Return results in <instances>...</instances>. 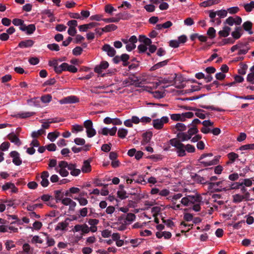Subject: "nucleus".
I'll use <instances>...</instances> for the list:
<instances>
[{
    "label": "nucleus",
    "instance_id": "1",
    "mask_svg": "<svg viewBox=\"0 0 254 254\" xmlns=\"http://www.w3.org/2000/svg\"><path fill=\"white\" fill-rule=\"evenodd\" d=\"M179 138H172L169 140L170 144L176 148V152L179 157H184L186 155L185 145L181 142Z\"/></svg>",
    "mask_w": 254,
    "mask_h": 254
},
{
    "label": "nucleus",
    "instance_id": "2",
    "mask_svg": "<svg viewBox=\"0 0 254 254\" xmlns=\"http://www.w3.org/2000/svg\"><path fill=\"white\" fill-rule=\"evenodd\" d=\"M213 155L212 153H203L201 155L199 159H198V161L201 164L203 165L204 167H207L209 166L217 165L219 163V159L220 158V156H215L214 158L211 160H202L203 159L207 157H211L213 156Z\"/></svg>",
    "mask_w": 254,
    "mask_h": 254
},
{
    "label": "nucleus",
    "instance_id": "3",
    "mask_svg": "<svg viewBox=\"0 0 254 254\" xmlns=\"http://www.w3.org/2000/svg\"><path fill=\"white\" fill-rule=\"evenodd\" d=\"M187 132H179L177 134L178 138L181 140L182 141H185L190 139L192 136L196 134L198 132V129L196 126H190Z\"/></svg>",
    "mask_w": 254,
    "mask_h": 254
},
{
    "label": "nucleus",
    "instance_id": "4",
    "mask_svg": "<svg viewBox=\"0 0 254 254\" xmlns=\"http://www.w3.org/2000/svg\"><path fill=\"white\" fill-rule=\"evenodd\" d=\"M169 118L167 116L162 117L161 119H154L152 121V126L156 129H162L165 124L168 123Z\"/></svg>",
    "mask_w": 254,
    "mask_h": 254
},
{
    "label": "nucleus",
    "instance_id": "5",
    "mask_svg": "<svg viewBox=\"0 0 254 254\" xmlns=\"http://www.w3.org/2000/svg\"><path fill=\"white\" fill-rule=\"evenodd\" d=\"M250 193H246L245 194H241L239 193L235 194L232 196L233 202L235 203H239L243 201H249L254 200L253 198H250Z\"/></svg>",
    "mask_w": 254,
    "mask_h": 254
},
{
    "label": "nucleus",
    "instance_id": "6",
    "mask_svg": "<svg viewBox=\"0 0 254 254\" xmlns=\"http://www.w3.org/2000/svg\"><path fill=\"white\" fill-rule=\"evenodd\" d=\"M177 81H179V83L181 82V77H177L176 74H175L173 76H168L165 78L160 77V79L159 80V83L160 84H172L174 82L176 83Z\"/></svg>",
    "mask_w": 254,
    "mask_h": 254
},
{
    "label": "nucleus",
    "instance_id": "7",
    "mask_svg": "<svg viewBox=\"0 0 254 254\" xmlns=\"http://www.w3.org/2000/svg\"><path fill=\"white\" fill-rule=\"evenodd\" d=\"M73 231L75 232H79L81 231L82 233V234L83 235L84 234L88 233L90 231V229L86 224H84L83 225L77 224L74 226Z\"/></svg>",
    "mask_w": 254,
    "mask_h": 254
},
{
    "label": "nucleus",
    "instance_id": "8",
    "mask_svg": "<svg viewBox=\"0 0 254 254\" xmlns=\"http://www.w3.org/2000/svg\"><path fill=\"white\" fill-rule=\"evenodd\" d=\"M103 51L107 53L108 56L113 57L116 54V51L111 47L109 44H105L102 48Z\"/></svg>",
    "mask_w": 254,
    "mask_h": 254
},
{
    "label": "nucleus",
    "instance_id": "9",
    "mask_svg": "<svg viewBox=\"0 0 254 254\" xmlns=\"http://www.w3.org/2000/svg\"><path fill=\"white\" fill-rule=\"evenodd\" d=\"M79 99L75 96H69L64 98L60 101L61 104H71L77 103Z\"/></svg>",
    "mask_w": 254,
    "mask_h": 254
},
{
    "label": "nucleus",
    "instance_id": "10",
    "mask_svg": "<svg viewBox=\"0 0 254 254\" xmlns=\"http://www.w3.org/2000/svg\"><path fill=\"white\" fill-rule=\"evenodd\" d=\"M11 157L13 158L12 162L16 166H19L22 163V160L19 157V154L16 151H12L10 153Z\"/></svg>",
    "mask_w": 254,
    "mask_h": 254
},
{
    "label": "nucleus",
    "instance_id": "11",
    "mask_svg": "<svg viewBox=\"0 0 254 254\" xmlns=\"http://www.w3.org/2000/svg\"><path fill=\"white\" fill-rule=\"evenodd\" d=\"M109 66V64L107 61L101 62L99 65H97L94 68V71L98 74H101L103 70L107 68Z\"/></svg>",
    "mask_w": 254,
    "mask_h": 254
},
{
    "label": "nucleus",
    "instance_id": "12",
    "mask_svg": "<svg viewBox=\"0 0 254 254\" xmlns=\"http://www.w3.org/2000/svg\"><path fill=\"white\" fill-rule=\"evenodd\" d=\"M7 138L11 142L14 143L17 146H20L21 144V142L19 138L13 132L9 133L7 135Z\"/></svg>",
    "mask_w": 254,
    "mask_h": 254
},
{
    "label": "nucleus",
    "instance_id": "13",
    "mask_svg": "<svg viewBox=\"0 0 254 254\" xmlns=\"http://www.w3.org/2000/svg\"><path fill=\"white\" fill-rule=\"evenodd\" d=\"M253 23L250 21H247L242 25V27L246 31L248 32V33L250 35L253 34V32L252 31Z\"/></svg>",
    "mask_w": 254,
    "mask_h": 254
},
{
    "label": "nucleus",
    "instance_id": "14",
    "mask_svg": "<svg viewBox=\"0 0 254 254\" xmlns=\"http://www.w3.org/2000/svg\"><path fill=\"white\" fill-rule=\"evenodd\" d=\"M35 114V112H19L15 115L17 118L25 119L31 117Z\"/></svg>",
    "mask_w": 254,
    "mask_h": 254
},
{
    "label": "nucleus",
    "instance_id": "15",
    "mask_svg": "<svg viewBox=\"0 0 254 254\" xmlns=\"http://www.w3.org/2000/svg\"><path fill=\"white\" fill-rule=\"evenodd\" d=\"M231 30V28L227 26H225L223 28L222 30H220L218 32V34L220 37H227L230 34V32Z\"/></svg>",
    "mask_w": 254,
    "mask_h": 254
},
{
    "label": "nucleus",
    "instance_id": "16",
    "mask_svg": "<svg viewBox=\"0 0 254 254\" xmlns=\"http://www.w3.org/2000/svg\"><path fill=\"white\" fill-rule=\"evenodd\" d=\"M34 43V42L30 39L26 40L24 41H21L19 44L18 46L21 48H28L32 47Z\"/></svg>",
    "mask_w": 254,
    "mask_h": 254
},
{
    "label": "nucleus",
    "instance_id": "17",
    "mask_svg": "<svg viewBox=\"0 0 254 254\" xmlns=\"http://www.w3.org/2000/svg\"><path fill=\"white\" fill-rule=\"evenodd\" d=\"M67 221H70L69 218H67L64 221L59 222L56 227V230H64L69 225Z\"/></svg>",
    "mask_w": 254,
    "mask_h": 254
},
{
    "label": "nucleus",
    "instance_id": "18",
    "mask_svg": "<svg viewBox=\"0 0 254 254\" xmlns=\"http://www.w3.org/2000/svg\"><path fill=\"white\" fill-rule=\"evenodd\" d=\"M152 136V132L151 131L146 132L142 134L143 139L141 142L142 144L148 143Z\"/></svg>",
    "mask_w": 254,
    "mask_h": 254
},
{
    "label": "nucleus",
    "instance_id": "19",
    "mask_svg": "<svg viewBox=\"0 0 254 254\" xmlns=\"http://www.w3.org/2000/svg\"><path fill=\"white\" fill-rule=\"evenodd\" d=\"M169 60H170L169 59H167V60H166L163 61H162V62L157 63L156 64H154L153 66H152L151 67L150 70L154 71V70H155L160 67L165 66L167 64Z\"/></svg>",
    "mask_w": 254,
    "mask_h": 254
},
{
    "label": "nucleus",
    "instance_id": "20",
    "mask_svg": "<svg viewBox=\"0 0 254 254\" xmlns=\"http://www.w3.org/2000/svg\"><path fill=\"white\" fill-rule=\"evenodd\" d=\"M228 184V187L229 188H227V190H237L240 188L241 186H242V184L241 182H236V183H231V182H226Z\"/></svg>",
    "mask_w": 254,
    "mask_h": 254
},
{
    "label": "nucleus",
    "instance_id": "21",
    "mask_svg": "<svg viewBox=\"0 0 254 254\" xmlns=\"http://www.w3.org/2000/svg\"><path fill=\"white\" fill-rule=\"evenodd\" d=\"M119 21L121 20H127L132 17V15L126 11L121 12L116 15Z\"/></svg>",
    "mask_w": 254,
    "mask_h": 254
},
{
    "label": "nucleus",
    "instance_id": "22",
    "mask_svg": "<svg viewBox=\"0 0 254 254\" xmlns=\"http://www.w3.org/2000/svg\"><path fill=\"white\" fill-rule=\"evenodd\" d=\"M188 196L190 204H194L195 203H199L201 201V197L198 195Z\"/></svg>",
    "mask_w": 254,
    "mask_h": 254
},
{
    "label": "nucleus",
    "instance_id": "23",
    "mask_svg": "<svg viewBox=\"0 0 254 254\" xmlns=\"http://www.w3.org/2000/svg\"><path fill=\"white\" fill-rule=\"evenodd\" d=\"M220 0H207L202 2L200 5L202 7L209 6L219 3Z\"/></svg>",
    "mask_w": 254,
    "mask_h": 254
},
{
    "label": "nucleus",
    "instance_id": "24",
    "mask_svg": "<svg viewBox=\"0 0 254 254\" xmlns=\"http://www.w3.org/2000/svg\"><path fill=\"white\" fill-rule=\"evenodd\" d=\"M123 84H125L126 86H128L132 85H136L137 84H138V80H135L133 79L132 78L129 77L123 81Z\"/></svg>",
    "mask_w": 254,
    "mask_h": 254
},
{
    "label": "nucleus",
    "instance_id": "25",
    "mask_svg": "<svg viewBox=\"0 0 254 254\" xmlns=\"http://www.w3.org/2000/svg\"><path fill=\"white\" fill-rule=\"evenodd\" d=\"M81 170L83 173H89L91 170V167L90 162L88 160L84 161L83 165L82 167Z\"/></svg>",
    "mask_w": 254,
    "mask_h": 254
},
{
    "label": "nucleus",
    "instance_id": "26",
    "mask_svg": "<svg viewBox=\"0 0 254 254\" xmlns=\"http://www.w3.org/2000/svg\"><path fill=\"white\" fill-rule=\"evenodd\" d=\"M118 27L113 24L106 25L105 27L102 28V31L104 32H109L116 30Z\"/></svg>",
    "mask_w": 254,
    "mask_h": 254
},
{
    "label": "nucleus",
    "instance_id": "27",
    "mask_svg": "<svg viewBox=\"0 0 254 254\" xmlns=\"http://www.w3.org/2000/svg\"><path fill=\"white\" fill-rule=\"evenodd\" d=\"M22 249L24 253L23 254H33V249L28 244H24L23 245Z\"/></svg>",
    "mask_w": 254,
    "mask_h": 254
},
{
    "label": "nucleus",
    "instance_id": "28",
    "mask_svg": "<svg viewBox=\"0 0 254 254\" xmlns=\"http://www.w3.org/2000/svg\"><path fill=\"white\" fill-rule=\"evenodd\" d=\"M125 216V215H124V216L121 217L120 218H119V220H121V219L124 218ZM135 219V215L133 213H127V215L126 216V218H125L126 220L125 221V223H126V221L132 222V221H134Z\"/></svg>",
    "mask_w": 254,
    "mask_h": 254
},
{
    "label": "nucleus",
    "instance_id": "29",
    "mask_svg": "<svg viewBox=\"0 0 254 254\" xmlns=\"http://www.w3.org/2000/svg\"><path fill=\"white\" fill-rule=\"evenodd\" d=\"M139 41L143 43L146 45H150L152 43L151 39L146 37L144 35L139 36Z\"/></svg>",
    "mask_w": 254,
    "mask_h": 254
},
{
    "label": "nucleus",
    "instance_id": "30",
    "mask_svg": "<svg viewBox=\"0 0 254 254\" xmlns=\"http://www.w3.org/2000/svg\"><path fill=\"white\" fill-rule=\"evenodd\" d=\"M191 178L193 180L199 183H200L201 184H205V182H204L205 179L203 177H202L196 174H194V175H191Z\"/></svg>",
    "mask_w": 254,
    "mask_h": 254
},
{
    "label": "nucleus",
    "instance_id": "31",
    "mask_svg": "<svg viewBox=\"0 0 254 254\" xmlns=\"http://www.w3.org/2000/svg\"><path fill=\"white\" fill-rule=\"evenodd\" d=\"M228 158L229 159L230 162L227 163V164L234 162L235 160L238 158L239 155L234 152H230L227 154Z\"/></svg>",
    "mask_w": 254,
    "mask_h": 254
},
{
    "label": "nucleus",
    "instance_id": "32",
    "mask_svg": "<svg viewBox=\"0 0 254 254\" xmlns=\"http://www.w3.org/2000/svg\"><path fill=\"white\" fill-rule=\"evenodd\" d=\"M128 131L127 129L121 128L118 131V136L121 138H124L127 134Z\"/></svg>",
    "mask_w": 254,
    "mask_h": 254
},
{
    "label": "nucleus",
    "instance_id": "33",
    "mask_svg": "<svg viewBox=\"0 0 254 254\" xmlns=\"http://www.w3.org/2000/svg\"><path fill=\"white\" fill-rule=\"evenodd\" d=\"M187 127V126H186L184 124L182 123H178L176 125L175 128L177 129V131L183 132V131L186 130Z\"/></svg>",
    "mask_w": 254,
    "mask_h": 254
},
{
    "label": "nucleus",
    "instance_id": "34",
    "mask_svg": "<svg viewBox=\"0 0 254 254\" xmlns=\"http://www.w3.org/2000/svg\"><path fill=\"white\" fill-rule=\"evenodd\" d=\"M73 198L78 201L79 204L81 206H85L87 204L88 200L84 197H74Z\"/></svg>",
    "mask_w": 254,
    "mask_h": 254
},
{
    "label": "nucleus",
    "instance_id": "35",
    "mask_svg": "<svg viewBox=\"0 0 254 254\" xmlns=\"http://www.w3.org/2000/svg\"><path fill=\"white\" fill-rule=\"evenodd\" d=\"M46 133V131L43 129H40L38 130L37 131H33L31 133V136L35 138L38 137L39 136H40L42 134H44Z\"/></svg>",
    "mask_w": 254,
    "mask_h": 254
},
{
    "label": "nucleus",
    "instance_id": "36",
    "mask_svg": "<svg viewBox=\"0 0 254 254\" xmlns=\"http://www.w3.org/2000/svg\"><path fill=\"white\" fill-rule=\"evenodd\" d=\"M55 196L56 199V202L61 201L64 197V193H63L60 190H57L55 191Z\"/></svg>",
    "mask_w": 254,
    "mask_h": 254
},
{
    "label": "nucleus",
    "instance_id": "37",
    "mask_svg": "<svg viewBox=\"0 0 254 254\" xmlns=\"http://www.w3.org/2000/svg\"><path fill=\"white\" fill-rule=\"evenodd\" d=\"M244 7L247 12H251L253 8H254V1H252L249 3L244 4Z\"/></svg>",
    "mask_w": 254,
    "mask_h": 254
},
{
    "label": "nucleus",
    "instance_id": "38",
    "mask_svg": "<svg viewBox=\"0 0 254 254\" xmlns=\"http://www.w3.org/2000/svg\"><path fill=\"white\" fill-rule=\"evenodd\" d=\"M36 30V27L34 24H31L27 26V29L25 31L27 34L30 35L33 34Z\"/></svg>",
    "mask_w": 254,
    "mask_h": 254
},
{
    "label": "nucleus",
    "instance_id": "39",
    "mask_svg": "<svg viewBox=\"0 0 254 254\" xmlns=\"http://www.w3.org/2000/svg\"><path fill=\"white\" fill-rule=\"evenodd\" d=\"M195 111H196V112L195 113V115L196 117H198L201 119H205V115L202 113L203 112H205L204 110L196 108V110Z\"/></svg>",
    "mask_w": 254,
    "mask_h": 254
},
{
    "label": "nucleus",
    "instance_id": "40",
    "mask_svg": "<svg viewBox=\"0 0 254 254\" xmlns=\"http://www.w3.org/2000/svg\"><path fill=\"white\" fill-rule=\"evenodd\" d=\"M248 67V66L247 64H242L241 68L238 70V73L241 75H245L246 73Z\"/></svg>",
    "mask_w": 254,
    "mask_h": 254
},
{
    "label": "nucleus",
    "instance_id": "41",
    "mask_svg": "<svg viewBox=\"0 0 254 254\" xmlns=\"http://www.w3.org/2000/svg\"><path fill=\"white\" fill-rule=\"evenodd\" d=\"M207 34L210 38H214L216 36V30L213 27H209L207 31Z\"/></svg>",
    "mask_w": 254,
    "mask_h": 254
},
{
    "label": "nucleus",
    "instance_id": "42",
    "mask_svg": "<svg viewBox=\"0 0 254 254\" xmlns=\"http://www.w3.org/2000/svg\"><path fill=\"white\" fill-rule=\"evenodd\" d=\"M45 235L47 236L46 241L48 247L53 246L56 243L55 240L52 238H50L47 234L45 233Z\"/></svg>",
    "mask_w": 254,
    "mask_h": 254
},
{
    "label": "nucleus",
    "instance_id": "43",
    "mask_svg": "<svg viewBox=\"0 0 254 254\" xmlns=\"http://www.w3.org/2000/svg\"><path fill=\"white\" fill-rule=\"evenodd\" d=\"M239 149L240 150H254V143L242 145L239 148Z\"/></svg>",
    "mask_w": 254,
    "mask_h": 254
},
{
    "label": "nucleus",
    "instance_id": "44",
    "mask_svg": "<svg viewBox=\"0 0 254 254\" xmlns=\"http://www.w3.org/2000/svg\"><path fill=\"white\" fill-rule=\"evenodd\" d=\"M47 48L51 51H59L60 50L58 44L56 43L48 44L47 45Z\"/></svg>",
    "mask_w": 254,
    "mask_h": 254
},
{
    "label": "nucleus",
    "instance_id": "45",
    "mask_svg": "<svg viewBox=\"0 0 254 254\" xmlns=\"http://www.w3.org/2000/svg\"><path fill=\"white\" fill-rule=\"evenodd\" d=\"M116 11L115 9L111 4H108L105 6V11L106 13L112 14L113 11Z\"/></svg>",
    "mask_w": 254,
    "mask_h": 254
},
{
    "label": "nucleus",
    "instance_id": "46",
    "mask_svg": "<svg viewBox=\"0 0 254 254\" xmlns=\"http://www.w3.org/2000/svg\"><path fill=\"white\" fill-rule=\"evenodd\" d=\"M87 135L88 137H92L96 135V131L93 127L89 129H86Z\"/></svg>",
    "mask_w": 254,
    "mask_h": 254
},
{
    "label": "nucleus",
    "instance_id": "47",
    "mask_svg": "<svg viewBox=\"0 0 254 254\" xmlns=\"http://www.w3.org/2000/svg\"><path fill=\"white\" fill-rule=\"evenodd\" d=\"M42 102L44 103H49L52 100V96L50 94H47L42 96L41 98Z\"/></svg>",
    "mask_w": 254,
    "mask_h": 254
},
{
    "label": "nucleus",
    "instance_id": "48",
    "mask_svg": "<svg viewBox=\"0 0 254 254\" xmlns=\"http://www.w3.org/2000/svg\"><path fill=\"white\" fill-rule=\"evenodd\" d=\"M83 50L82 48L79 46L76 47L72 50V54L73 55L77 56L81 54Z\"/></svg>",
    "mask_w": 254,
    "mask_h": 254
},
{
    "label": "nucleus",
    "instance_id": "49",
    "mask_svg": "<svg viewBox=\"0 0 254 254\" xmlns=\"http://www.w3.org/2000/svg\"><path fill=\"white\" fill-rule=\"evenodd\" d=\"M235 22V19L232 16L229 17L224 22V24H228L229 26H233Z\"/></svg>",
    "mask_w": 254,
    "mask_h": 254
},
{
    "label": "nucleus",
    "instance_id": "50",
    "mask_svg": "<svg viewBox=\"0 0 254 254\" xmlns=\"http://www.w3.org/2000/svg\"><path fill=\"white\" fill-rule=\"evenodd\" d=\"M74 142L78 145H83L85 143V139L79 137L75 138L74 140Z\"/></svg>",
    "mask_w": 254,
    "mask_h": 254
},
{
    "label": "nucleus",
    "instance_id": "51",
    "mask_svg": "<svg viewBox=\"0 0 254 254\" xmlns=\"http://www.w3.org/2000/svg\"><path fill=\"white\" fill-rule=\"evenodd\" d=\"M111 146L112 144L111 143L104 144L101 147V150L105 152H108L111 150Z\"/></svg>",
    "mask_w": 254,
    "mask_h": 254
},
{
    "label": "nucleus",
    "instance_id": "52",
    "mask_svg": "<svg viewBox=\"0 0 254 254\" xmlns=\"http://www.w3.org/2000/svg\"><path fill=\"white\" fill-rule=\"evenodd\" d=\"M186 151H187L189 153H193L195 151V148L194 146L188 144L185 145Z\"/></svg>",
    "mask_w": 254,
    "mask_h": 254
},
{
    "label": "nucleus",
    "instance_id": "53",
    "mask_svg": "<svg viewBox=\"0 0 254 254\" xmlns=\"http://www.w3.org/2000/svg\"><path fill=\"white\" fill-rule=\"evenodd\" d=\"M126 194L127 193L125 190H119L117 192L118 196L121 199H124L127 197Z\"/></svg>",
    "mask_w": 254,
    "mask_h": 254
},
{
    "label": "nucleus",
    "instance_id": "54",
    "mask_svg": "<svg viewBox=\"0 0 254 254\" xmlns=\"http://www.w3.org/2000/svg\"><path fill=\"white\" fill-rule=\"evenodd\" d=\"M227 13H228L227 11L226 10H224V9H221V10L217 11V14L220 18L225 17L227 15Z\"/></svg>",
    "mask_w": 254,
    "mask_h": 254
},
{
    "label": "nucleus",
    "instance_id": "55",
    "mask_svg": "<svg viewBox=\"0 0 254 254\" xmlns=\"http://www.w3.org/2000/svg\"><path fill=\"white\" fill-rule=\"evenodd\" d=\"M241 183L242 184V186L250 187L252 185V181L250 179H244Z\"/></svg>",
    "mask_w": 254,
    "mask_h": 254
},
{
    "label": "nucleus",
    "instance_id": "56",
    "mask_svg": "<svg viewBox=\"0 0 254 254\" xmlns=\"http://www.w3.org/2000/svg\"><path fill=\"white\" fill-rule=\"evenodd\" d=\"M154 97L157 99H161L164 97V93L159 91H156L153 92Z\"/></svg>",
    "mask_w": 254,
    "mask_h": 254
},
{
    "label": "nucleus",
    "instance_id": "57",
    "mask_svg": "<svg viewBox=\"0 0 254 254\" xmlns=\"http://www.w3.org/2000/svg\"><path fill=\"white\" fill-rule=\"evenodd\" d=\"M31 242L32 243H39L42 244L43 242V241L38 236H34Z\"/></svg>",
    "mask_w": 254,
    "mask_h": 254
},
{
    "label": "nucleus",
    "instance_id": "58",
    "mask_svg": "<svg viewBox=\"0 0 254 254\" xmlns=\"http://www.w3.org/2000/svg\"><path fill=\"white\" fill-rule=\"evenodd\" d=\"M103 21L106 23L115 22L117 23L119 22V19L117 17H111L109 18H103Z\"/></svg>",
    "mask_w": 254,
    "mask_h": 254
},
{
    "label": "nucleus",
    "instance_id": "59",
    "mask_svg": "<svg viewBox=\"0 0 254 254\" xmlns=\"http://www.w3.org/2000/svg\"><path fill=\"white\" fill-rule=\"evenodd\" d=\"M83 130V128L81 126L78 125H75L72 126V132H73L74 131H81Z\"/></svg>",
    "mask_w": 254,
    "mask_h": 254
},
{
    "label": "nucleus",
    "instance_id": "60",
    "mask_svg": "<svg viewBox=\"0 0 254 254\" xmlns=\"http://www.w3.org/2000/svg\"><path fill=\"white\" fill-rule=\"evenodd\" d=\"M144 7L145 10L149 12H153L155 9V6L152 4L146 5Z\"/></svg>",
    "mask_w": 254,
    "mask_h": 254
},
{
    "label": "nucleus",
    "instance_id": "61",
    "mask_svg": "<svg viewBox=\"0 0 254 254\" xmlns=\"http://www.w3.org/2000/svg\"><path fill=\"white\" fill-rule=\"evenodd\" d=\"M29 62L31 64L36 65L39 63V60L36 57H31L29 59Z\"/></svg>",
    "mask_w": 254,
    "mask_h": 254
},
{
    "label": "nucleus",
    "instance_id": "62",
    "mask_svg": "<svg viewBox=\"0 0 254 254\" xmlns=\"http://www.w3.org/2000/svg\"><path fill=\"white\" fill-rule=\"evenodd\" d=\"M109 128L107 127H103L98 131L99 134H101L104 135H107L109 134Z\"/></svg>",
    "mask_w": 254,
    "mask_h": 254
},
{
    "label": "nucleus",
    "instance_id": "63",
    "mask_svg": "<svg viewBox=\"0 0 254 254\" xmlns=\"http://www.w3.org/2000/svg\"><path fill=\"white\" fill-rule=\"evenodd\" d=\"M247 81L252 84H254V73H250L247 77Z\"/></svg>",
    "mask_w": 254,
    "mask_h": 254
},
{
    "label": "nucleus",
    "instance_id": "64",
    "mask_svg": "<svg viewBox=\"0 0 254 254\" xmlns=\"http://www.w3.org/2000/svg\"><path fill=\"white\" fill-rule=\"evenodd\" d=\"M10 143L8 142H4L1 144L0 148L2 151H5L8 149Z\"/></svg>",
    "mask_w": 254,
    "mask_h": 254
}]
</instances>
